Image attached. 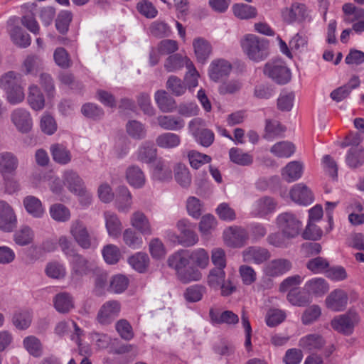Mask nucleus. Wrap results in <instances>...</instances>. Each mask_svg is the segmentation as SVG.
Wrapping results in <instances>:
<instances>
[{
	"label": "nucleus",
	"mask_w": 364,
	"mask_h": 364,
	"mask_svg": "<svg viewBox=\"0 0 364 364\" xmlns=\"http://www.w3.org/2000/svg\"><path fill=\"white\" fill-rule=\"evenodd\" d=\"M287 299L291 304L298 306H306L310 302L309 297L296 288H292L289 291Z\"/></svg>",
	"instance_id": "59"
},
{
	"label": "nucleus",
	"mask_w": 364,
	"mask_h": 364,
	"mask_svg": "<svg viewBox=\"0 0 364 364\" xmlns=\"http://www.w3.org/2000/svg\"><path fill=\"white\" fill-rule=\"evenodd\" d=\"M304 288L308 294L316 296H323L329 289L328 283L323 278H314L309 280L305 284Z\"/></svg>",
	"instance_id": "31"
},
{
	"label": "nucleus",
	"mask_w": 364,
	"mask_h": 364,
	"mask_svg": "<svg viewBox=\"0 0 364 364\" xmlns=\"http://www.w3.org/2000/svg\"><path fill=\"white\" fill-rule=\"evenodd\" d=\"M120 309L121 306L119 301H108L100 309L96 319L102 325H108L118 316Z\"/></svg>",
	"instance_id": "9"
},
{
	"label": "nucleus",
	"mask_w": 364,
	"mask_h": 364,
	"mask_svg": "<svg viewBox=\"0 0 364 364\" xmlns=\"http://www.w3.org/2000/svg\"><path fill=\"white\" fill-rule=\"evenodd\" d=\"M187 156L191 166L195 169H198L202 165L211 161V157L210 156L200 153L196 150L189 151Z\"/></svg>",
	"instance_id": "53"
},
{
	"label": "nucleus",
	"mask_w": 364,
	"mask_h": 364,
	"mask_svg": "<svg viewBox=\"0 0 364 364\" xmlns=\"http://www.w3.org/2000/svg\"><path fill=\"white\" fill-rule=\"evenodd\" d=\"M128 183L133 187L139 188L144 186L146 178L144 172L137 166H129L126 171Z\"/></svg>",
	"instance_id": "34"
},
{
	"label": "nucleus",
	"mask_w": 364,
	"mask_h": 364,
	"mask_svg": "<svg viewBox=\"0 0 364 364\" xmlns=\"http://www.w3.org/2000/svg\"><path fill=\"white\" fill-rule=\"evenodd\" d=\"M11 119L16 129L22 133H28L32 128L33 122L31 114L25 109H14L11 114Z\"/></svg>",
	"instance_id": "12"
},
{
	"label": "nucleus",
	"mask_w": 364,
	"mask_h": 364,
	"mask_svg": "<svg viewBox=\"0 0 364 364\" xmlns=\"http://www.w3.org/2000/svg\"><path fill=\"white\" fill-rule=\"evenodd\" d=\"M209 316L210 322L213 325H220L223 323L227 325H235L239 322L238 316L230 310L220 312L218 310L211 308L209 311Z\"/></svg>",
	"instance_id": "14"
},
{
	"label": "nucleus",
	"mask_w": 364,
	"mask_h": 364,
	"mask_svg": "<svg viewBox=\"0 0 364 364\" xmlns=\"http://www.w3.org/2000/svg\"><path fill=\"white\" fill-rule=\"evenodd\" d=\"M225 278V272L224 269H222L221 267H215L210 270L208 274V282L211 287L218 288L224 282Z\"/></svg>",
	"instance_id": "64"
},
{
	"label": "nucleus",
	"mask_w": 364,
	"mask_h": 364,
	"mask_svg": "<svg viewBox=\"0 0 364 364\" xmlns=\"http://www.w3.org/2000/svg\"><path fill=\"white\" fill-rule=\"evenodd\" d=\"M205 288L200 285H193L188 287L184 293V297L189 302H197L202 299Z\"/></svg>",
	"instance_id": "60"
},
{
	"label": "nucleus",
	"mask_w": 364,
	"mask_h": 364,
	"mask_svg": "<svg viewBox=\"0 0 364 364\" xmlns=\"http://www.w3.org/2000/svg\"><path fill=\"white\" fill-rule=\"evenodd\" d=\"M186 65L187 68L193 67L192 62L187 58L176 53L169 55L164 63V68L167 72H176Z\"/></svg>",
	"instance_id": "25"
},
{
	"label": "nucleus",
	"mask_w": 364,
	"mask_h": 364,
	"mask_svg": "<svg viewBox=\"0 0 364 364\" xmlns=\"http://www.w3.org/2000/svg\"><path fill=\"white\" fill-rule=\"evenodd\" d=\"M204 121L200 118L193 119L188 124L190 131L196 141L204 147H209L214 141L213 131L203 127Z\"/></svg>",
	"instance_id": "7"
},
{
	"label": "nucleus",
	"mask_w": 364,
	"mask_h": 364,
	"mask_svg": "<svg viewBox=\"0 0 364 364\" xmlns=\"http://www.w3.org/2000/svg\"><path fill=\"white\" fill-rule=\"evenodd\" d=\"M22 75L11 70L0 77V88L6 95V99L11 105H17L23 101L25 95L21 85Z\"/></svg>",
	"instance_id": "1"
},
{
	"label": "nucleus",
	"mask_w": 364,
	"mask_h": 364,
	"mask_svg": "<svg viewBox=\"0 0 364 364\" xmlns=\"http://www.w3.org/2000/svg\"><path fill=\"white\" fill-rule=\"evenodd\" d=\"M104 218L108 235L113 238L119 237L122 230V224L117 214L106 211L104 213Z\"/></svg>",
	"instance_id": "20"
},
{
	"label": "nucleus",
	"mask_w": 364,
	"mask_h": 364,
	"mask_svg": "<svg viewBox=\"0 0 364 364\" xmlns=\"http://www.w3.org/2000/svg\"><path fill=\"white\" fill-rule=\"evenodd\" d=\"M167 89L174 95H183L186 91V85L177 76L171 75L166 82Z\"/></svg>",
	"instance_id": "54"
},
{
	"label": "nucleus",
	"mask_w": 364,
	"mask_h": 364,
	"mask_svg": "<svg viewBox=\"0 0 364 364\" xmlns=\"http://www.w3.org/2000/svg\"><path fill=\"white\" fill-rule=\"evenodd\" d=\"M290 197L295 203L308 205L314 201V196L311 190L304 183L294 185L290 191Z\"/></svg>",
	"instance_id": "13"
},
{
	"label": "nucleus",
	"mask_w": 364,
	"mask_h": 364,
	"mask_svg": "<svg viewBox=\"0 0 364 364\" xmlns=\"http://www.w3.org/2000/svg\"><path fill=\"white\" fill-rule=\"evenodd\" d=\"M116 206L119 211L128 212L132 205V196L126 186H119L117 191Z\"/></svg>",
	"instance_id": "36"
},
{
	"label": "nucleus",
	"mask_w": 364,
	"mask_h": 364,
	"mask_svg": "<svg viewBox=\"0 0 364 364\" xmlns=\"http://www.w3.org/2000/svg\"><path fill=\"white\" fill-rule=\"evenodd\" d=\"M174 179L183 188H188L192 181L191 174L188 166L182 163H178L173 168Z\"/></svg>",
	"instance_id": "29"
},
{
	"label": "nucleus",
	"mask_w": 364,
	"mask_h": 364,
	"mask_svg": "<svg viewBox=\"0 0 364 364\" xmlns=\"http://www.w3.org/2000/svg\"><path fill=\"white\" fill-rule=\"evenodd\" d=\"M123 241L130 248H140L142 243V237L131 228L126 229L123 232Z\"/></svg>",
	"instance_id": "55"
},
{
	"label": "nucleus",
	"mask_w": 364,
	"mask_h": 364,
	"mask_svg": "<svg viewBox=\"0 0 364 364\" xmlns=\"http://www.w3.org/2000/svg\"><path fill=\"white\" fill-rule=\"evenodd\" d=\"M359 321L358 314L354 311H349L346 314L334 318L331 321V326L338 332L350 335L353 333L355 326Z\"/></svg>",
	"instance_id": "8"
},
{
	"label": "nucleus",
	"mask_w": 364,
	"mask_h": 364,
	"mask_svg": "<svg viewBox=\"0 0 364 364\" xmlns=\"http://www.w3.org/2000/svg\"><path fill=\"white\" fill-rule=\"evenodd\" d=\"M156 144L162 149H174L181 144V137L175 133L165 132L156 137Z\"/></svg>",
	"instance_id": "35"
},
{
	"label": "nucleus",
	"mask_w": 364,
	"mask_h": 364,
	"mask_svg": "<svg viewBox=\"0 0 364 364\" xmlns=\"http://www.w3.org/2000/svg\"><path fill=\"white\" fill-rule=\"evenodd\" d=\"M244 53L256 63L264 60L269 54V42L255 34H247L240 41Z\"/></svg>",
	"instance_id": "2"
},
{
	"label": "nucleus",
	"mask_w": 364,
	"mask_h": 364,
	"mask_svg": "<svg viewBox=\"0 0 364 364\" xmlns=\"http://www.w3.org/2000/svg\"><path fill=\"white\" fill-rule=\"evenodd\" d=\"M17 219L12 207L0 200V230L10 232L16 227Z\"/></svg>",
	"instance_id": "10"
},
{
	"label": "nucleus",
	"mask_w": 364,
	"mask_h": 364,
	"mask_svg": "<svg viewBox=\"0 0 364 364\" xmlns=\"http://www.w3.org/2000/svg\"><path fill=\"white\" fill-rule=\"evenodd\" d=\"M131 224L143 235H150L152 234L150 223L141 212H135L132 215Z\"/></svg>",
	"instance_id": "39"
},
{
	"label": "nucleus",
	"mask_w": 364,
	"mask_h": 364,
	"mask_svg": "<svg viewBox=\"0 0 364 364\" xmlns=\"http://www.w3.org/2000/svg\"><path fill=\"white\" fill-rule=\"evenodd\" d=\"M53 161L60 165H66L71 161L72 154L69 149L60 144H54L50 148Z\"/></svg>",
	"instance_id": "27"
},
{
	"label": "nucleus",
	"mask_w": 364,
	"mask_h": 364,
	"mask_svg": "<svg viewBox=\"0 0 364 364\" xmlns=\"http://www.w3.org/2000/svg\"><path fill=\"white\" fill-rule=\"evenodd\" d=\"M232 70L231 64L223 59L213 60L209 69V76L211 80L218 82L222 78L227 77Z\"/></svg>",
	"instance_id": "16"
},
{
	"label": "nucleus",
	"mask_w": 364,
	"mask_h": 364,
	"mask_svg": "<svg viewBox=\"0 0 364 364\" xmlns=\"http://www.w3.org/2000/svg\"><path fill=\"white\" fill-rule=\"evenodd\" d=\"M364 161V149L362 146L351 147L346 156V163L352 168L360 166Z\"/></svg>",
	"instance_id": "48"
},
{
	"label": "nucleus",
	"mask_w": 364,
	"mask_h": 364,
	"mask_svg": "<svg viewBox=\"0 0 364 364\" xmlns=\"http://www.w3.org/2000/svg\"><path fill=\"white\" fill-rule=\"evenodd\" d=\"M225 243L230 247H241L247 239L246 230L240 227H230L223 232Z\"/></svg>",
	"instance_id": "11"
},
{
	"label": "nucleus",
	"mask_w": 364,
	"mask_h": 364,
	"mask_svg": "<svg viewBox=\"0 0 364 364\" xmlns=\"http://www.w3.org/2000/svg\"><path fill=\"white\" fill-rule=\"evenodd\" d=\"M136 159L145 164H151L154 161L157 156V149L151 141H144L138 149Z\"/></svg>",
	"instance_id": "19"
},
{
	"label": "nucleus",
	"mask_w": 364,
	"mask_h": 364,
	"mask_svg": "<svg viewBox=\"0 0 364 364\" xmlns=\"http://www.w3.org/2000/svg\"><path fill=\"white\" fill-rule=\"evenodd\" d=\"M348 295L341 289H336L326 299V304L328 309L333 311H343L348 303Z\"/></svg>",
	"instance_id": "15"
},
{
	"label": "nucleus",
	"mask_w": 364,
	"mask_h": 364,
	"mask_svg": "<svg viewBox=\"0 0 364 364\" xmlns=\"http://www.w3.org/2000/svg\"><path fill=\"white\" fill-rule=\"evenodd\" d=\"M325 344L323 337L318 334H309L302 337L299 342V346L304 350L312 351L321 349Z\"/></svg>",
	"instance_id": "30"
},
{
	"label": "nucleus",
	"mask_w": 364,
	"mask_h": 364,
	"mask_svg": "<svg viewBox=\"0 0 364 364\" xmlns=\"http://www.w3.org/2000/svg\"><path fill=\"white\" fill-rule=\"evenodd\" d=\"M288 17L285 16L284 19L289 23L294 21H301L305 20L308 17L305 5L298 3L292 4L291 9L288 11Z\"/></svg>",
	"instance_id": "47"
},
{
	"label": "nucleus",
	"mask_w": 364,
	"mask_h": 364,
	"mask_svg": "<svg viewBox=\"0 0 364 364\" xmlns=\"http://www.w3.org/2000/svg\"><path fill=\"white\" fill-rule=\"evenodd\" d=\"M246 261H252L255 264H262L270 257V253L266 248L261 247H250L243 253Z\"/></svg>",
	"instance_id": "24"
},
{
	"label": "nucleus",
	"mask_w": 364,
	"mask_h": 364,
	"mask_svg": "<svg viewBox=\"0 0 364 364\" xmlns=\"http://www.w3.org/2000/svg\"><path fill=\"white\" fill-rule=\"evenodd\" d=\"M23 345L28 353L33 357L38 358L43 353V346L41 341L34 336L24 338Z\"/></svg>",
	"instance_id": "46"
},
{
	"label": "nucleus",
	"mask_w": 364,
	"mask_h": 364,
	"mask_svg": "<svg viewBox=\"0 0 364 364\" xmlns=\"http://www.w3.org/2000/svg\"><path fill=\"white\" fill-rule=\"evenodd\" d=\"M153 176L161 181H169L172 178V171L164 161L159 159L155 165Z\"/></svg>",
	"instance_id": "51"
},
{
	"label": "nucleus",
	"mask_w": 364,
	"mask_h": 364,
	"mask_svg": "<svg viewBox=\"0 0 364 364\" xmlns=\"http://www.w3.org/2000/svg\"><path fill=\"white\" fill-rule=\"evenodd\" d=\"M229 156L232 162L240 166H249L253 162L252 156L243 152L239 148H231L229 151Z\"/></svg>",
	"instance_id": "45"
},
{
	"label": "nucleus",
	"mask_w": 364,
	"mask_h": 364,
	"mask_svg": "<svg viewBox=\"0 0 364 364\" xmlns=\"http://www.w3.org/2000/svg\"><path fill=\"white\" fill-rule=\"evenodd\" d=\"M155 100L163 112H171L176 108L175 100L165 90H158L155 93Z\"/></svg>",
	"instance_id": "38"
},
{
	"label": "nucleus",
	"mask_w": 364,
	"mask_h": 364,
	"mask_svg": "<svg viewBox=\"0 0 364 364\" xmlns=\"http://www.w3.org/2000/svg\"><path fill=\"white\" fill-rule=\"evenodd\" d=\"M11 38L16 45L21 48L29 46L31 42L29 34L24 32L22 28L18 26L14 27L12 29Z\"/></svg>",
	"instance_id": "52"
},
{
	"label": "nucleus",
	"mask_w": 364,
	"mask_h": 364,
	"mask_svg": "<svg viewBox=\"0 0 364 364\" xmlns=\"http://www.w3.org/2000/svg\"><path fill=\"white\" fill-rule=\"evenodd\" d=\"M70 233L82 249H95L98 245L97 236L92 232H90L85 223L80 220L72 222Z\"/></svg>",
	"instance_id": "3"
},
{
	"label": "nucleus",
	"mask_w": 364,
	"mask_h": 364,
	"mask_svg": "<svg viewBox=\"0 0 364 364\" xmlns=\"http://www.w3.org/2000/svg\"><path fill=\"white\" fill-rule=\"evenodd\" d=\"M295 146L290 141H282L274 144L270 152L278 158H289L294 152Z\"/></svg>",
	"instance_id": "42"
},
{
	"label": "nucleus",
	"mask_w": 364,
	"mask_h": 364,
	"mask_svg": "<svg viewBox=\"0 0 364 364\" xmlns=\"http://www.w3.org/2000/svg\"><path fill=\"white\" fill-rule=\"evenodd\" d=\"M33 237L34 232L28 225L21 226L13 235L14 242L19 246H26L31 244Z\"/></svg>",
	"instance_id": "43"
},
{
	"label": "nucleus",
	"mask_w": 364,
	"mask_h": 364,
	"mask_svg": "<svg viewBox=\"0 0 364 364\" xmlns=\"http://www.w3.org/2000/svg\"><path fill=\"white\" fill-rule=\"evenodd\" d=\"M303 173V166L296 161L289 162L282 170L283 178L287 182H293L301 178Z\"/></svg>",
	"instance_id": "37"
},
{
	"label": "nucleus",
	"mask_w": 364,
	"mask_h": 364,
	"mask_svg": "<svg viewBox=\"0 0 364 364\" xmlns=\"http://www.w3.org/2000/svg\"><path fill=\"white\" fill-rule=\"evenodd\" d=\"M53 58L55 63L61 68H68L72 65L70 55L64 48H57L54 51Z\"/></svg>",
	"instance_id": "62"
},
{
	"label": "nucleus",
	"mask_w": 364,
	"mask_h": 364,
	"mask_svg": "<svg viewBox=\"0 0 364 364\" xmlns=\"http://www.w3.org/2000/svg\"><path fill=\"white\" fill-rule=\"evenodd\" d=\"M50 217L58 222H66L70 218V210L64 205L55 203L50 207Z\"/></svg>",
	"instance_id": "49"
},
{
	"label": "nucleus",
	"mask_w": 364,
	"mask_h": 364,
	"mask_svg": "<svg viewBox=\"0 0 364 364\" xmlns=\"http://www.w3.org/2000/svg\"><path fill=\"white\" fill-rule=\"evenodd\" d=\"M18 166L17 157L11 152L0 154V173L1 176L14 175Z\"/></svg>",
	"instance_id": "17"
},
{
	"label": "nucleus",
	"mask_w": 364,
	"mask_h": 364,
	"mask_svg": "<svg viewBox=\"0 0 364 364\" xmlns=\"http://www.w3.org/2000/svg\"><path fill=\"white\" fill-rule=\"evenodd\" d=\"M276 221L278 228L287 239L295 238L301 230V222L291 213L284 212L279 214Z\"/></svg>",
	"instance_id": "4"
},
{
	"label": "nucleus",
	"mask_w": 364,
	"mask_h": 364,
	"mask_svg": "<svg viewBox=\"0 0 364 364\" xmlns=\"http://www.w3.org/2000/svg\"><path fill=\"white\" fill-rule=\"evenodd\" d=\"M292 267L291 262L284 258L272 260L267 266L266 272L269 276L277 277L289 272Z\"/></svg>",
	"instance_id": "21"
},
{
	"label": "nucleus",
	"mask_w": 364,
	"mask_h": 364,
	"mask_svg": "<svg viewBox=\"0 0 364 364\" xmlns=\"http://www.w3.org/2000/svg\"><path fill=\"white\" fill-rule=\"evenodd\" d=\"M71 276L76 279L90 276L97 272V267L82 255L77 254L70 260Z\"/></svg>",
	"instance_id": "6"
},
{
	"label": "nucleus",
	"mask_w": 364,
	"mask_h": 364,
	"mask_svg": "<svg viewBox=\"0 0 364 364\" xmlns=\"http://www.w3.org/2000/svg\"><path fill=\"white\" fill-rule=\"evenodd\" d=\"M127 132L129 136L136 139H144L146 134L144 124L136 120L129 121L127 124Z\"/></svg>",
	"instance_id": "56"
},
{
	"label": "nucleus",
	"mask_w": 364,
	"mask_h": 364,
	"mask_svg": "<svg viewBox=\"0 0 364 364\" xmlns=\"http://www.w3.org/2000/svg\"><path fill=\"white\" fill-rule=\"evenodd\" d=\"M115 328L120 337L125 341H130L134 337L132 327L126 319L119 320L115 325Z\"/></svg>",
	"instance_id": "63"
},
{
	"label": "nucleus",
	"mask_w": 364,
	"mask_h": 364,
	"mask_svg": "<svg viewBox=\"0 0 364 364\" xmlns=\"http://www.w3.org/2000/svg\"><path fill=\"white\" fill-rule=\"evenodd\" d=\"M157 122L165 130L178 131L185 126L182 118L173 115H160L157 117Z\"/></svg>",
	"instance_id": "28"
},
{
	"label": "nucleus",
	"mask_w": 364,
	"mask_h": 364,
	"mask_svg": "<svg viewBox=\"0 0 364 364\" xmlns=\"http://www.w3.org/2000/svg\"><path fill=\"white\" fill-rule=\"evenodd\" d=\"M189 256L184 252H178L169 256L168 265L174 269L177 276L189 264Z\"/></svg>",
	"instance_id": "40"
},
{
	"label": "nucleus",
	"mask_w": 364,
	"mask_h": 364,
	"mask_svg": "<svg viewBox=\"0 0 364 364\" xmlns=\"http://www.w3.org/2000/svg\"><path fill=\"white\" fill-rule=\"evenodd\" d=\"M28 102L30 107L34 110H41L45 106L44 95L40 88L35 85H31L28 88Z\"/></svg>",
	"instance_id": "33"
},
{
	"label": "nucleus",
	"mask_w": 364,
	"mask_h": 364,
	"mask_svg": "<svg viewBox=\"0 0 364 364\" xmlns=\"http://www.w3.org/2000/svg\"><path fill=\"white\" fill-rule=\"evenodd\" d=\"M234 15L240 19H249L256 16V9L246 4H235L232 6Z\"/></svg>",
	"instance_id": "50"
},
{
	"label": "nucleus",
	"mask_w": 364,
	"mask_h": 364,
	"mask_svg": "<svg viewBox=\"0 0 364 364\" xmlns=\"http://www.w3.org/2000/svg\"><path fill=\"white\" fill-rule=\"evenodd\" d=\"M63 180L64 185L71 191H82V188L85 186L82 179L78 173L73 170H67L63 173Z\"/></svg>",
	"instance_id": "26"
},
{
	"label": "nucleus",
	"mask_w": 364,
	"mask_h": 364,
	"mask_svg": "<svg viewBox=\"0 0 364 364\" xmlns=\"http://www.w3.org/2000/svg\"><path fill=\"white\" fill-rule=\"evenodd\" d=\"M263 73L279 85H284L291 80V71L282 60L268 61L264 66Z\"/></svg>",
	"instance_id": "5"
},
{
	"label": "nucleus",
	"mask_w": 364,
	"mask_h": 364,
	"mask_svg": "<svg viewBox=\"0 0 364 364\" xmlns=\"http://www.w3.org/2000/svg\"><path fill=\"white\" fill-rule=\"evenodd\" d=\"M102 255L107 264H114L119 262L121 254L116 245L109 244L104 247Z\"/></svg>",
	"instance_id": "57"
},
{
	"label": "nucleus",
	"mask_w": 364,
	"mask_h": 364,
	"mask_svg": "<svg viewBox=\"0 0 364 364\" xmlns=\"http://www.w3.org/2000/svg\"><path fill=\"white\" fill-rule=\"evenodd\" d=\"M53 306L55 310L61 314H67L74 308L72 295L68 292H60L53 297Z\"/></svg>",
	"instance_id": "22"
},
{
	"label": "nucleus",
	"mask_w": 364,
	"mask_h": 364,
	"mask_svg": "<svg viewBox=\"0 0 364 364\" xmlns=\"http://www.w3.org/2000/svg\"><path fill=\"white\" fill-rule=\"evenodd\" d=\"M23 205L26 212L35 218H41L45 214L42 202L36 196H26L23 199Z\"/></svg>",
	"instance_id": "18"
},
{
	"label": "nucleus",
	"mask_w": 364,
	"mask_h": 364,
	"mask_svg": "<svg viewBox=\"0 0 364 364\" xmlns=\"http://www.w3.org/2000/svg\"><path fill=\"white\" fill-rule=\"evenodd\" d=\"M277 203L274 198L264 196L258 199L255 204V213L256 215L263 217L274 211Z\"/></svg>",
	"instance_id": "32"
},
{
	"label": "nucleus",
	"mask_w": 364,
	"mask_h": 364,
	"mask_svg": "<svg viewBox=\"0 0 364 364\" xmlns=\"http://www.w3.org/2000/svg\"><path fill=\"white\" fill-rule=\"evenodd\" d=\"M286 129L277 120L267 119L263 138L267 141L282 136Z\"/></svg>",
	"instance_id": "41"
},
{
	"label": "nucleus",
	"mask_w": 364,
	"mask_h": 364,
	"mask_svg": "<svg viewBox=\"0 0 364 364\" xmlns=\"http://www.w3.org/2000/svg\"><path fill=\"white\" fill-rule=\"evenodd\" d=\"M72 21V14L68 11H61L56 20L55 27L56 29L61 33L65 34L68 32L70 23Z\"/></svg>",
	"instance_id": "58"
},
{
	"label": "nucleus",
	"mask_w": 364,
	"mask_h": 364,
	"mask_svg": "<svg viewBox=\"0 0 364 364\" xmlns=\"http://www.w3.org/2000/svg\"><path fill=\"white\" fill-rule=\"evenodd\" d=\"M178 278L182 282L188 283L200 279L201 273L197 268L187 265L186 268L179 273Z\"/></svg>",
	"instance_id": "61"
},
{
	"label": "nucleus",
	"mask_w": 364,
	"mask_h": 364,
	"mask_svg": "<svg viewBox=\"0 0 364 364\" xmlns=\"http://www.w3.org/2000/svg\"><path fill=\"white\" fill-rule=\"evenodd\" d=\"M193 46L198 61L202 64L205 63L212 52L210 43L203 38H198L194 39Z\"/></svg>",
	"instance_id": "23"
},
{
	"label": "nucleus",
	"mask_w": 364,
	"mask_h": 364,
	"mask_svg": "<svg viewBox=\"0 0 364 364\" xmlns=\"http://www.w3.org/2000/svg\"><path fill=\"white\" fill-rule=\"evenodd\" d=\"M129 264L139 273L145 272L149 264V257L145 252H139L128 259Z\"/></svg>",
	"instance_id": "44"
}]
</instances>
